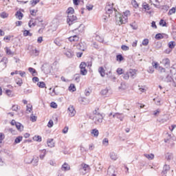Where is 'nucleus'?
Wrapping results in <instances>:
<instances>
[{
	"instance_id": "nucleus-1",
	"label": "nucleus",
	"mask_w": 176,
	"mask_h": 176,
	"mask_svg": "<svg viewBox=\"0 0 176 176\" xmlns=\"http://www.w3.org/2000/svg\"><path fill=\"white\" fill-rule=\"evenodd\" d=\"M130 14V11H126L123 15L120 13H116V20L118 21L119 25L121 24H126L127 23V16Z\"/></svg>"
},
{
	"instance_id": "nucleus-2",
	"label": "nucleus",
	"mask_w": 176,
	"mask_h": 176,
	"mask_svg": "<svg viewBox=\"0 0 176 176\" xmlns=\"http://www.w3.org/2000/svg\"><path fill=\"white\" fill-rule=\"evenodd\" d=\"M105 12L107 14H109V17H110V14H112V13H115V16L116 17V14H118V10L116 9L113 8V3H107V6L105 7Z\"/></svg>"
},
{
	"instance_id": "nucleus-3",
	"label": "nucleus",
	"mask_w": 176,
	"mask_h": 176,
	"mask_svg": "<svg viewBox=\"0 0 176 176\" xmlns=\"http://www.w3.org/2000/svg\"><path fill=\"white\" fill-rule=\"evenodd\" d=\"M90 119H91V117H90ZM103 119L104 116L102 114H98L93 117L92 120L94 122L95 124H100V123H102Z\"/></svg>"
},
{
	"instance_id": "nucleus-4",
	"label": "nucleus",
	"mask_w": 176,
	"mask_h": 176,
	"mask_svg": "<svg viewBox=\"0 0 176 176\" xmlns=\"http://www.w3.org/2000/svg\"><path fill=\"white\" fill-rule=\"evenodd\" d=\"M38 157H34L32 160H30V161H28V159H25V163H26V164H31V163H32V165L34 166H38Z\"/></svg>"
},
{
	"instance_id": "nucleus-5",
	"label": "nucleus",
	"mask_w": 176,
	"mask_h": 176,
	"mask_svg": "<svg viewBox=\"0 0 176 176\" xmlns=\"http://www.w3.org/2000/svg\"><path fill=\"white\" fill-rule=\"evenodd\" d=\"M78 18L75 15H67V23L69 25H72L74 23H76Z\"/></svg>"
},
{
	"instance_id": "nucleus-6",
	"label": "nucleus",
	"mask_w": 176,
	"mask_h": 176,
	"mask_svg": "<svg viewBox=\"0 0 176 176\" xmlns=\"http://www.w3.org/2000/svg\"><path fill=\"white\" fill-rule=\"evenodd\" d=\"M108 176H116L118 175V172L116 171V168L113 166H109L107 170Z\"/></svg>"
},
{
	"instance_id": "nucleus-7",
	"label": "nucleus",
	"mask_w": 176,
	"mask_h": 176,
	"mask_svg": "<svg viewBox=\"0 0 176 176\" xmlns=\"http://www.w3.org/2000/svg\"><path fill=\"white\" fill-rule=\"evenodd\" d=\"M168 171H170V165L165 164L162 172V175L166 176Z\"/></svg>"
},
{
	"instance_id": "nucleus-8",
	"label": "nucleus",
	"mask_w": 176,
	"mask_h": 176,
	"mask_svg": "<svg viewBox=\"0 0 176 176\" xmlns=\"http://www.w3.org/2000/svg\"><path fill=\"white\" fill-rule=\"evenodd\" d=\"M68 112L69 116L71 117L75 116V113H76V111H75V108H74V106L69 107Z\"/></svg>"
},
{
	"instance_id": "nucleus-9",
	"label": "nucleus",
	"mask_w": 176,
	"mask_h": 176,
	"mask_svg": "<svg viewBox=\"0 0 176 176\" xmlns=\"http://www.w3.org/2000/svg\"><path fill=\"white\" fill-rule=\"evenodd\" d=\"M65 54L68 58H72L74 56V52L69 49H67L66 50V52H65Z\"/></svg>"
},
{
	"instance_id": "nucleus-10",
	"label": "nucleus",
	"mask_w": 176,
	"mask_h": 176,
	"mask_svg": "<svg viewBox=\"0 0 176 176\" xmlns=\"http://www.w3.org/2000/svg\"><path fill=\"white\" fill-rule=\"evenodd\" d=\"M162 64L165 68H170V59L164 58L162 60Z\"/></svg>"
},
{
	"instance_id": "nucleus-11",
	"label": "nucleus",
	"mask_w": 176,
	"mask_h": 176,
	"mask_svg": "<svg viewBox=\"0 0 176 176\" xmlns=\"http://www.w3.org/2000/svg\"><path fill=\"white\" fill-rule=\"evenodd\" d=\"M76 47L78 50H81L82 52H85L86 49V46H85V44L83 43H80L76 45Z\"/></svg>"
},
{
	"instance_id": "nucleus-12",
	"label": "nucleus",
	"mask_w": 176,
	"mask_h": 176,
	"mask_svg": "<svg viewBox=\"0 0 176 176\" xmlns=\"http://www.w3.org/2000/svg\"><path fill=\"white\" fill-rule=\"evenodd\" d=\"M113 118H116L117 119H120V120L123 121L124 117L122 113H116L113 115Z\"/></svg>"
},
{
	"instance_id": "nucleus-13",
	"label": "nucleus",
	"mask_w": 176,
	"mask_h": 176,
	"mask_svg": "<svg viewBox=\"0 0 176 176\" xmlns=\"http://www.w3.org/2000/svg\"><path fill=\"white\" fill-rule=\"evenodd\" d=\"M15 16L16 19H19V20H22L23 17H24V14L21 13L20 10L16 11L15 13Z\"/></svg>"
},
{
	"instance_id": "nucleus-14",
	"label": "nucleus",
	"mask_w": 176,
	"mask_h": 176,
	"mask_svg": "<svg viewBox=\"0 0 176 176\" xmlns=\"http://www.w3.org/2000/svg\"><path fill=\"white\" fill-rule=\"evenodd\" d=\"M174 78L170 75H167L166 77L164 79V82H166V83H170L173 82Z\"/></svg>"
},
{
	"instance_id": "nucleus-15",
	"label": "nucleus",
	"mask_w": 176,
	"mask_h": 176,
	"mask_svg": "<svg viewBox=\"0 0 176 176\" xmlns=\"http://www.w3.org/2000/svg\"><path fill=\"white\" fill-rule=\"evenodd\" d=\"M165 157L168 162H170V160H173L174 155H173V153H167Z\"/></svg>"
},
{
	"instance_id": "nucleus-16",
	"label": "nucleus",
	"mask_w": 176,
	"mask_h": 176,
	"mask_svg": "<svg viewBox=\"0 0 176 176\" xmlns=\"http://www.w3.org/2000/svg\"><path fill=\"white\" fill-rule=\"evenodd\" d=\"M28 71L30 72V74H32V76H36V75H38L36 70L33 67H29Z\"/></svg>"
},
{
	"instance_id": "nucleus-17",
	"label": "nucleus",
	"mask_w": 176,
	"mask_h": 176,
	"mask_svg": "<svg viewBox=\"0 0 176 176\" xmlns=\"http://www.w3.org/2000/svg\"><path fill=\"white\" fill-rule=\"evenodd\" d=\"M74 13H75V10H74V8L69 7L67 10V14L68 16L74 15Z\"/></svg>"
},
{
	"instance_id": "nucleus-18",
	"label": "nucleus",
	"mask_w": 176,
	"mask_h": 176,
	"mask_svg": "<svg viewBox=\"0 0 176 176\" xmlns=\"http://www.w3.org/2000/svg\"><path fill=\"white\" fill-rule=\"evenodd\" d=\"M47 144L50 148H54V142L53 139H48Z\"/></svg>"
},
{
	"instance_id": "nucleus-19",
	"label": "nucleus",
	"mask_w": 176,
	"mask_h": 176,
	"mask_svg": "<svg viewBox=\"0 0 176 176\" xmlns=\"http://www.w3.org/2000/svg\"><path fill=\"white\" fill-rule=\"evenodd\" d=\"M98 72L102 76V78H104V76H105V69H104V67H99Z\"/></svg>"
},
{
	"instance_id": "nucleus-20",
	"label": "nucleus",
	"mask_w": 176,
	"mask_h": 176,
	"mask_svg": "<svg viewBox=\"0 0 176 176\" xmlns=\"http://www.w3.org/2000/svg\"><path fill=\"white\" fill-rule=\"evenodd\" d=\"M41 154L39 155V157L41 159V160H43V159H45V156H46V150L45 149H43L41 151Z\"/></svg>"
},
{
	"instance_id": "nucleus-21",
	"label": "nucleus",
	"mask_w": 176,
	"mask_h": 176,
	"mask_svg": "<svg viewBox=\"0 0 176 176\" xmlns=\"http://www.w3.org/2000/svg\"><path fill=\"white\" fill-rule=\"evenodd\" d=\"M110 158L111 160H118V155L115 152L110 153Z\"/></svg>"
},
{
	"instance_id": "nucleus-22",
	"label": "nucleus",
	"mask_w": 176,
	"mask_h": 176,
	"mask_svg": "<svg viewBox=\"0 0 176 176\" xmlns=\"http://www.w3.org/2000/svg\"><path fill=\"white\" fill-rule=\"evenodd\" d=\"M91 134H92V135H94V137H98L100 132L98 131V130L97 129H94L91 131Z\"/></svg>"
},
{
	"instance_id": "nucleus-23",
	"label": "nucleus",
	"mask_w": 176,
	"mask_h": 176,
	"mask_svg": "<svg viewBox=\"0 0 176 176\" xmlns=\"http://www.w3.org/2000/svg\"><path fill=\"white\" fill-rule=\"evenodd\" d=\"M74 31H79L80 33L85 31V25L83 24H80L77 29H75Z\"/></svg>"
},
{
	"instance_id": "nucleus-24",
	"label": "nucleus",
	"mask_w": 176,
	"mask_h": 176,
	"mask_svg": "<svg viewBox=\"0 0 176 176\" xmlns=\"http://www.w3.org/2000/svg\"><path fill=\"white\" fill-rule=\"evenodd\" d=\"M128 74L129 75V76H131V78H132L133 79H134L135 76V70L134 69H130L129 72H128Z\"/></svg>"
},
{
	"instance_id": "nucleus-25",
	"label": "nucleus",
	"mask_w": 176,
	"mask_h": 176,
	"mask_svg": "<svg viewBox=\"0 0 176 176\" xmlns=\"http://www.w3.org/2000/svg\"><path fill=\"white\" fill-rule=\"evenodd\" d=\"M17 130H19V131H23V129H24V126H23V124H21V123L20 122H17L16 124H15Z\"/></svg>"
},
{
	"instance_id": "nucleus-26",
	"label": "nucleus",
	"mask_w": 176,
	"mask_h": 176,
	"mask_svg": "<svg viewBox=\"0 0 176 176\" xmlns=\"http://www.w3.org/2000/svg\"><path fill=\"white\" fill-rule=\"evenodd\" d=\"M70 167L68 165V164L67 163H64V164L62 166L61 169L63 170V171H68V170H69Z\"/></svg>"
},
{
	"instance_id": "nucleus-27",
	"label": "nucleus",
	"mask_w": 176,
	"mask_h": 176,
	"mask_svg": "<svg viewBox=\"0 0 176 176\" xmlns=\"http://www.w3.org/2000/svg\"><path fill=\"white\" fill-rule=\"evenodd\" d=\"M164 35H166L165 34H162V33H158L155 35V39H163V38H164Z\"/></svg>"
},
{
	"instance_id": "nucleus-28",
	"label": "nucleus",
	"mask_w": 176,
	"mask_h": 176,
	"mask_svg": "<svg viewBox=\"0 0 176 176\" xmlns=\"http://www.w3.org/2000/svg\"><path fill=\"white\" fill-rule=\"evenodd\" d=\"M145 157H146V159H148V160H153V159L155 158V155L153 154H144Z\"/></svg>"
},
{
	"instance_id": "nucleus-29",
	"label": "nucleus",
	"mask_w": 176,
	"mask_h": 176,
	"mask_svg": "<svg viewBox=\"0 0 176 176\" xmlns=\"http://www.w3.org/2000/svg\"><path fill=\"white\" fill-rule=\"evenodd\" d=\"M23 141V136H18L15 140H14V144H20Z\"/></svg>"
},
{
	"instance_id": "nucleus-30",
	"label": "nucleus",
	"mask_w": 176,
	"mask_h": 176,
	"mask_svg": "<svg viewBox=\"0 0 176 176\" xmlns=\"http://www.w3.org/2000/svg\"><path fill=\"white\" fill-rule=\"evenodd\" d=\"M124 60V58L123 57V55L120 54H118L116 56V60L117 61L121 62V61H123Z\"/></svg>"
},
{
	"instance_id": "nucleus-31",
	"label": "nucleus",
	"mask_w": 176,
	"mask_h": 176,
	"mask_svg": "<svg viewBox=\"0 0 176 176\" xmlns=\"http://www.w3.org/2000/svg\"><path fill=\"white\" fill-rule=\"evenodd\" d=\"M122 76H123V79H124L125 80H129L130 78V74H129V72H126L123 74Z\"/></svg>"
},
{
	"instance_id": "nucleus-32",
	"label": "nucleus",
	"mask_w": 176,
	"mask_h": 176,
	"mask_svg": "<svg viewBox=\"0 0 176 176\" xmlns=\"http://www.w3.org/2000/svg\"><path fill=\"white\" fill-rule=\"evenodd\" d=\"M69 91H76V87H75V85L71 84L69 87Z\"/></svg>"
},
{
	"instance_id": "nucleus-33",
	"label": "nucleus",
	"mask_w": 176,
	"mask_h": 176,
	"mask_svg": "<svg viewBox=\"0 0 176 176\" xmlns=\"http://www.w3.org/2000/svg\"><path fill=\"white\" fill-rule=\"evenodd\" d=\"M23 36H32V33L30 32V30H24L23 31Z\"/></svg>"
},
{
	"instance_id": "nucleus-34",
	"label": "nucleus",
	"mask_w": 176,
	"mask_h": 176,
	"mask_svg": "<svg viewBox=\"0 0 176 176\" xmlns=\"http://www.w3.org/2000/svg\"><path fill=\"white\" fill-rule=\"evenodd\" d=\"M168 47L169 49H174L175 47V41H170L168 43Z\"/></svg>"
},
{
	"instance_id": "nucleus-35",
	"label": "nucleus",
	"mask_w": 176,
	"mask_h": 176,
	"mask_svg": "<svg viewBox=\"0 0 176 176\" xmlns=\"http://www.w3.org/2000/svg\"><path fill=\"white\" fill-rule=\"evenodd\" d=\"M37 85L38 86V87H40L41 89H43L45 88V87L46 86V84H45V82H38L37 83Z\"/></svg>"
},
{
	"instance_id": "nucleus-36",
	"label": "nucleus",
	"mask_w": 176,
	"mask_h": 176,
	"mask_svg": "<svg viewBox=\"0 0 176 176\" xmlns=\"http://www.w3.org/2000/svg\"><path fill=\"white\" fill-rule=\"evenodd\" d=\"M143 9H145V10H150L151 8H149V5L146 3H143L142 4Z\"/></svg>"
},
{
	"instance_id": "nucleus-37",
	"label": "nucleus",
	"mask_w": 176,
	"mask_h": 176,
	"mask_svg": "<svg viewBox=\"0 0 176 176\" xmlns=\"http://www.w3.org/2000/svg\"><path fill=\"white\" fill-rule=\"evenodd\" d=\"M34 141H37L38 142H41L42 141V138L39 135L34 136L33 138Z\"/></svg>"
},
{
	"instance_id": "nucleus-38",
	"label": "nucleus",
	"mask_w": 176,
	"mask_h": 176,
	"mask_svg": "<svg viewBox=\"0 0 176 176\" xmlns=\"http://www.w3.org/2000/svg\"><path fill=\"white\" fill-rule=\"evenodd\" d=\"M173 13H175V8H172L170 10H169L168 14V16H171V14H173Z\"/></svg>"
},
{
	"instance_id": "nucleus-39",
	"label": "nucleus",
	"mask_w": 176,
	"mask_h": 176,
	"mask_svg": "<svg viewBox=\"0 0 176 176\" xmlns=\"http://www.w3.org/2000/svg\"><path fill=\"white\" fill-rule=\"evenodd\" d=\"M16 83L18 85V86H21L23 85V80L21 78H18L16 80Z\"/></svg>"
},
{
	"instance_id": "nucleus-40",
	"label": "nucleus",
	"mask_w": 176,
	"mask_h": 176,
	"mask_svg": "<svg viewBox=\"0 0 176 176\" xmlns=\"http://www.w3.org/2000/svg\"><path fill=\"white\" fill-rule=\"evenodd\" d=\"M102 144L103 145H104L105 146H108L109 145V140L108 138H104L102 140Z\"/></svg>"
},
{
	"instance_id": "nucleus-41",
	"label": "nucleus",
	"mask_w": 176,
	"mask_h": 176,
	"mask_svg": "<svg viewBox=\"0 0 176 176\" xmlns=\"http://www.w3.org/2000/svg\"><path fill=\"white\" fill-rule=\"evenodd\" d=\"M148 43H149V40L148 38H145L142 41L143 46H148Z\"/></svg>"
},
{
	"instance_id": "nucleus-42",
	"label": "nucleus",
	"mask_w": 176,
	"mask_h": 176,
	"mask_svg": "<svg viewBox=\"0 0 176 176\" xmlns=\"http://www.w3.org/2000/svg\"><path fill=\"white\" fill-rule=\"evenodd\" d=\"M75 80L77 83H79L80 82V75L79 74H76L75 75Z\"/></svg>"
},
{
	"instance_id": "nucleus-43",
	"label": "nucleus",
	"mask_w": 176,
	"mask_h": 176,
	"mask_svg": "<svg viewBox=\"0 0 176 176\" xmlns=\"http://www.w3.org/2000/svg\"><path fill=\"white\" fill-rule=\"evenodd\" d=\"M160 25H162V27H166L167 25V23H166V21H164V20L161 19L160 21Z\"/></svg>"
},
{
	"instance_id": "nucleus-44",
	"label": "nucleus",
	"mask_w": 176,
	"mask_h": 176,
	"mask_svg": "<svg viewBox=\"0 0 176 176\" xmlns=\"http://www.w3.org/2000/svg\"><path fill=\"white\" fill-rule=\"evenodd\" d=\"M89 165L84 164H82V170H84V171H89Z\"/></svg>"
},
{
	"instance_id": "nucleus-45",
	"label": "nucleus",
	"mask_w": 176,
	"mask_h": 176,
	"mask_svg": "<svg viewBox=\"0 0 176 176\" xmlns=\"http://www.w3.org/2000/svg\"><path fill=\"white\" fill-rule=\"evenodd\" d=\"M147 72H148V74H153V72H155V69L153 68V67L151 66L148 67Z\"/></svg>"
},
{
	"instance_id": "nucleus-46",
	"label": "nucleus",
	"mask_w": 176,
	"mask_h": 176,
	"mask_svg": "<svg viewBox=\"0 0 176 176\" xmlns=\"http://www.w3.org/2000/svg\"><path fill=\"white\" fill-rule=\"evenodd\" d=\"M121 49L124 52H127V50H129L130 48L129 47V46L123 45L121 46Z\"/></svg>"
},
{
	"instance_id": "nucleus-47",
	"label": "nucleus",
	"mask_w": 176,
	"mask_h": 176,
	"mask_svg": "<svg viewBox=\"0 0 176 176\" xmlns=\"http://www.w3.org/2000/svg\"><path fill=\"white\" fill-rule=\"evenodd\" d=\"M87 66V65L86 64V63L85 62H82L80 65V69H86V67Z\"/></svg>"
},
{
	"instance_id": "nucleus-48",
	"label": "nucleus",
	"mask_w": 176,
	"mask_h": 176,
	"mask_svg": "<svg viewBox=\"0 0 176 176\" xmlns=\"http://www.w3.org/2000/svg\"><path fill=\"white\" fill-rule=\"evenodd\" d=\"M108 94V89H104L101 91V95L102 96H107Z\"/></svg>"
},
{
	"instance_id": "nucleus-49",
	"label": "nucleus",
	"mask_w": 176,
	"mask_h": 176,
	"mask_svg": "<svg viewBox=\"0 0 176 176\" xmlns=\"http://www.w3.org/2000/svg\"><path fill=\"white\" fill-rule=\"evenodd\" d=\"M81 75H87V70L86 69H80Z\"/></svg>"
},
{
	"instance_id": "nucleus-50",
	"label": "nucleus",
	"mask_w": 176,
	"mask_h": 176,
	"mask_svg": "<svg viewBox=\"0 0 176 176\" xmlns=\"http://www.w3.org/2000/svg\"><path fill=\"white\" fill-rule=\"evenodd\" d=\"M26 111H28V112H31V111H32V105H31V104H28V105H27L26 106Z\"/></svg>"
},
{
	"instance_id": "nucleus-51",
	"label": "nucleus",
	"mask_w": 176,
	"mask_h": 176,
	"mask_svg": "<svg viewBox=\"0 0 176 176\" xmlns=\"http://www.w3.org/2000/svg\"><path fill=\"white\" fill-rule=\"evenodd\" d=\"M5 140V135L2 133H0V144H2V141Z\"/></svg>"
},
{
	"instance_id": "nucleus-52",
	"label": "nucleus",
	"mask_w": 176,
	"mask_h": 176,
	"mask_svg": "<svg viewBox=\"0 0 176 176\" xmlns=\"http://www.w3.org/2000/svg\"><path fill=\"white\" fill-rule=\"evenodd\" d=\"M6 52L7 54H8V56H12V54H13V52H12L10 49H9L8 47L6 48Z\"/></svg>"
},
{
	"instance_id": "nucleus-53",
	"label": "nucleus",
	"mask_w": 176,
	"mask_h": 176,
	"mask_svg": "<svg viewBox=\"0 0 176 176\" xmlns=\"http://www.w3.org/2000/svg\"><path fill=\"white\" fill-rule=\"evenodd\" d=\"M131 4L135 8H138V3H137V1H135V0L132 1Z\"/></svg>"
},
{
	"instance_id": "nucleus-54",
	"label": "nucleus",
	"mask_w": 176,
	"mask_h": 176,
	"mask_svg": "<svg viewBox=\"0 0 176 176\" xmlns=\"http://www.w3.org/2000/svg\"><path fill=\"white\" fill-rule=\"evenodd\" d=\"M50 107L51 108H54L56 109V108H57V103L54 102H52L50 104Z\"/></svg>"
},
{
	"instance_id": "nucleus-55",
	"label": "nucleus",
	"mask_w": 176,
	"mask_h": 176,
	"mask_svg": "<svg viewBox=\"0 0 176 176\" xmlns=\"http://www.w3.org/2000/svg\"><path fill=\"white\" fill-rule=\"evenodd\" d=\"M86 8H87V10H93V8H94V6H93V5H91V4H87V6H86Z\"/></svg>"
},
{
	"instance_id": "nucleus-56",
	"label": "nucleus",
	"mask_w": 176,
	"mask_h": 176,
	"mask_svg": "<svg viewBox=\"0 0 176 176\" xmlns=\"http://www.w3.org/2000/svg\"><path fill=\"white\" fill-rule=\"evenodd\" d=\"M0 16H1V17L2 19H6V17H8V16H9V15H8V13H6V12H2V13L0 14Z\"/></svg>"
},
{
	"instance_id": "nucleus-57",
	"label": "nucleus",
	"mask_w": 176,
	"mask_h": 176,
	"mask_svg": "<svg viewBox=\"0 0 176 176\" xmlns=\"http://www.w3.org/2000/svg\"><path fill=\"white\" fill-rule=\"evenodd\" d=\"M54 122L52 120H50L47 124V127L52 128L53 127Z\"/></svg>"
},
{
	"instance_id": "nucleus-58",
	"label": "nucleus",
	"mask_w": 176,
	"mask_h": 176,
	"mask_svg": "<svg viewBox=\"0 0 176 176\" xmlns=\"http://www.w3.org/2000/svg\"><path fill=\"white\" fill-rule=\"evenodd\" d=\"M36 119L37 117L32 114V116H30V120L32 122H36Z\"/></svg>"
},
{
	"instance_id": "nucleus-59",
	"label": "nucleus",
	"mask_w": 176,
	"mask_h": 176,
	"mask_svg": "<svg viewBox=\"0 0 176 176\" xmlns=\"http://www.w3.org/2000/svg\"><path fill=\"white\" fill-rule=\"evenodd\" d=\"M96 39L98 42H104V38H101V36H96Z\"/></svg>"
},
{
	"instance_id": "nucleus-60",
	"label": "nucleus",
	"mask_w": 176,
	"mask_h": 176,
	"mask_svg": "<svg viewBox=\"0 0 176 176\" xmlns=\"http://www.w3.org/2000/svg\"><path fill=\"white\" fill-rule=\"evenodd\" d=\"M13 38V36L12 35H8V36H6L4 38H3V40L4 41H10V38Z\"/></svg>"
},
{
	"instance_id": "nucleus-61",
	"label": "nucleus",
	"mask_w": 176,
	"mask_h": 176,
	"mask_svg": "<svg viewBox=\"0 0 176 176\" xmlns=\"http://www.w3.org/2000/svg\"><path fill=\"white\" fill-rule=\"evenodd\" d=\"M116 72L118 75H122L123 74V69L118 68Z\"/></svg>"
},
{
	"instance_id": "nucleus-62",
	"label": "nucleus",
	"mask_w": 176,
	"mask_h": 176,
	"mask_svg": "<svg viewBox=\"0 0 176 176\" xmlns=\"http://www.w3.org/2000/svg\"><path fill=\"white\" fill-rule=\"evenodd\" d=\"M138 87H139V91L141 93H145L146 90H145V88H144V87L139 85Z\"/></svg>"
},
{
	"instance_id": "nucleus-63",
	"label": "nucleus",
	"mask_w": 176,
	"mask_h": 176,
	"mask_svg": "<svg viewBox=\"0 0 176 176\" xmlns=\"http://www.w3.org/2000/svg\"><path fill=\"white\" fill-rule=\"evenodd\" d=\"M54 42L56 46H61V41L60 40H55Z\"/></svg>"
},
{
	"instance_id": "nucleus-64",
	"label": "nucleus",
	"mask_w": 176,
	"mask_h": 176,
	"mask_svg": "<svg viewBox=\"0 0 176 176\" xmlns=\"http://www.w3.org/2000/svg\"><path fill=\"white\" fill-rule=\"evenodd\" d=\"M39 0H32L31 1V4L32 6H35V5H36V3H38Z\"/></svg>"
}]
</instances>
